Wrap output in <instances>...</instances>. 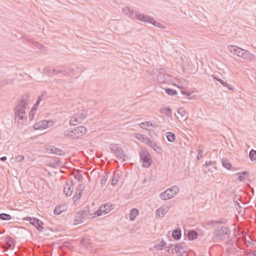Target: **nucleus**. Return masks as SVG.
I'll return each instance as SVG.
<instances>
[{
	"label": "nucleus",
	"instance_id": "27",
	"mask_svg": "<svg viewBox=\"0 0 256 256\" xmlns=\"http://www.w3.org/2000/svg\"><path fill=\"white\" fill-rule=\"evenodd\" d=\"M166 243L164 240H162L159 244H154V248L158 250H163L166 246Z\"/></svg>",
	"mask_w": 256,
	"mask_h": 256
},
{
	"label": "nucleus",
	"instance_id": "54",
	"mask_svg": "<svg viewBox=\"0 0 256 256\" xmlns=\"http://www.w3.org/2000/svg\"><path fill=\"white\" fill-rule=\"evenodd\" d=\"M58 72H60V73L62 74L64 76H66L68 75V72H66V68H62L60 69V70Z\"/></svg>",
	"mask_w": 256,
	"mask_h": 256
},
{
	"label": "nucleus",
	"instance_id": "12",
	"mask_svg": "<svg viewBox=\"0 0 256 256\" xmlns=\"http://www.w3.org/2000/svg\"><path fill=\"white\" fill-rule=\"evenodd\" d=\"M174 251L176 254H179L180 255L182 256L184 253L186 252V247L182 246V244H175Z\"/></svg>",
	"mask_w": 256,
	"mask_h": 256
},
{
	"label": "nucleus",
	"instance_id": "58",
	"mask_svg": "<svg viewBox=\"0 0 256 256\" xmlns=\"http://www.w3.org/2000/svg\"><path fill=\"white\" fill-rule=\"evenodd\" d=\"M40 102H41L40 98H37L36 104L34 105L32 107L37 109V106L39 105Z\"/></svg>",
	"mask_w": 256,
	"mask_h": 256
},
{
	"label": "nucleus",
	"instance_id": "18",
	"mask_svg": "<svg viewBox=\"0 0 256 256\" xmlns=\"http://www.w3.org/2000/svg\"><path fill=\"white\" fill-rule=\"evenodd\" d=\"M48 150H50V152L58 156H64L65 154L64 151L54 146H51L50 148H48Z\"/></svg>",
	"mask_w": 256,
	"mask_h": 256
},
{
	"label": "nucleus",
	"instance_id": "47",
	"mask_svg": "<svg viewBox=\"0 0 256 256\" xmlns=\"http://www.w3.org/2000/svg\"><path fill=\"white\" fill-rule=\"evenodd\" d=\"M136 134V137L139 140H142V142L144 140V138H147V137H146V136H144L142 134Z\"/></svg>",
	"mask_w": 256,
	"mask_h": 256
},
{
	"label": "nucleus",
	"instance_id": "36",
	"mask_svg": "<svg viewBox=\"0 0 256 256\" xmlns=\"http://www.w3.org/2000/svg\"><path fill=\"white\" fill-rule=\"evenodd\" d=\"M249 157L252 161L256 160V150L252 149L249 153Z\"/></svg>",
	"mask_w": 256,
	"mask_h": 256
},
{
	"label": "nucleus",
	"instance_id": "9",
	"mask_svg": "<svg viewBox=\"0 0 256 256\" xmlns=\"http://www.w3.org/2000/svg\"><path fill=\"white\" fill-rule=\"evenodd\" d=\"M24 220L28 222L34 226L36 228L40 231L43 229L44 223L40 220L36 218L27 216L24 218Z\"/></svg>",
	"mask_w": 256,
	"mask_h": 256
},
{
	"label": "nucleus",
	"instance_id": "16",
	"mask_svg": "<svg viewBox=\"0 0 256 256\" xmlns=\"http://www.w3.org/2000/svg\"><path fill=\"white\" fill-rule=\"evenodd\" d=\"M168 210L169 208L168 206H162L157 210L156 212V215L160 218H163Z\"/></svg>",
	"mask_w": 256,
	"mask_h": 256
},
{
	"label": "nucleus",
	"instance_id": "63",
	"mask_svg": "<svg viewBox=\"0 0 256 256\" xmlns=\"http://www.w3.org/2000/svg\"><path fill=\"white\" fill-rule=\"evenodd\" d=\"M73 199L74 200V201H76V200H79L80 198L76 194L74 196Z\"/></svg>",
	"mask_w": 256,
	"mask_h": 256
},
{
	"label": "nucleus",
	"instance_id": "17",
	"mask_svg": "<svg viewBox=\"0 0 256 256\" xmlns=\"http://www.w3.org/2000/svg\"><path fill=\"white\" fill-rule=\"evenodd\" d=\"M184 234L190 240H195L197 238L198 235V232L194 230H188L187 233L184 232Z\"/></svg>",
	"mask_w": 256,
	"mask_h": 256
},
{
	"label": "nucleus",
	"instance_id": "10",
	"mask_svg": "<svg viewBox=\"0 0 256 256\" xmlns=\"http://www.w3.org/2000/svg\"><path fill=\"white\" fill-rule=\"evenodd\" d=\"M65 185L66 186L64 188V193L65 194L66 196H70L74 188L73 182L70 180V183L66 182Z\"/></svg>",
	"mask_w": 256,
	"mask_h": 256
},
{
	"label": "nucleus",
	"instance_id": "50",
	"mask_svg": "<svg viewBox=\"0 0 256 256\" xmlns=\"http://www.w3.org/2000/svg\"><path fill=\"white\" fill-rule=\"evenodd\" d=\"M47 94V92H46V91H42V94L40 96H39L38 98H40V100L42 101L46 95Z\"/></svg>",
	"mask_w": 256,
	"mask_h": 256
},
{
	"label": "nucleus",
	"instance_id": "38",
	"mask_svg": "<svg viewBox=\"0 0 256 256\" xmlns=\"http://www.w3.org/2000/svg\"><path fill=\"white\" fill-rule=\"evenodd\" d=\"M172 246L173 244H169V245L166 248V251L170 254H173L174 253V248H172Z\"/></svg>",
	"mask_w": 256,
	"mask_h": 256
},
{
	"label": "nucleus",
	"instance_id": "20",
	"mask_svg": "<svg viewBox=\"0 0 256 256\" xmlns=\"http://www.w3.org/2000/svg\"><path fill=\"white\" fill-rule=\"evenodd\" d=\"M64 135L65 136H66L68 138L72 139H76L78 138L76 132L74 131V129L72 130H66L64 132Z\"/></svg>",
	"mask_w": 256,
	"mask_h": 256
},
{
	"label": "nucleus",
	"instance_id": "21",
	"mask_svg": "<svg viewBox=\"0 0 256 256\" xmlns=\"http://www.w3.org/2000/svg\"><path fill=\"white\" fill-rule=\"evenodd\" d=\"M105 208L106 206L102 205L93 214V216H92V218H94L96 216H100L102 214V212L106 211Z\"/></svg>",
	"mask_w": 256,
	"mask_h": 256
},
{
	"label": "nucleus",
	"instance_id": "49",
	"mask_svg": "<svg viewBox=\"0 0 256 256\" xmlns=\"http://www.w3.org/2000/svg\"><path fill=\"white\" fill-rule=\"evenodd\" d=\"M181 93L182 94L188 97L190 96L191 92H190L186 91L185 90H181Z\"/></svg>",
	"mask_w": 256,
	"mask_h": 256
},
{
	"label": "nucleus",
	"instance_id": "14",
	"mask_svg": "<svg viewBox=\"0 0 256 256\" xmlns=\"http://www.w3.org/2000/svg\"><path fill=\"white\" fill-rule=\"evenodd\" d=\"M74 129L78 138L84 135L86 131V128L83 126L76 127L74 128Z\"/></svg>",
	"mask_w": 256,
	"mask_h": 256
},
{
	"label": "nucleus",
	"instance_id": "25",
	"mask_svg": "<svg viewBox=\"0 0 256 256\" xmlns=\"http://www.w3.org/2000/svg\"><path fill=\"white\" fill-rule=\"evenodd\" d=\"M139 211L136 208H132L130 213V220H134L136 217L138 216Z\"/></svg>",
	"mask_w": 256,
	"mask_h": 256
},
{
	"label": "nucleus",
	"instance_id": "61",
	"mask_svg": "<svg viewBox=\"0 0 256 256\" xmlns=\"http://www.w3.org/2000/svg\"><path fill=\"white\" fill-rule=\"evenodd\" d=\"M83 192H80V191H78L77 193L76 194L80 198L82 196V194Z\"/></svg>",
	"mask_w": 256,
	"mask_h": 256
},
{
	"label": "nucleus",
	"instance_id": "56",
	"mask_svg": "<svg viewBox=\"0 0 256 256\" xmlns=\"http://www.w3.org/2000/svg\"><path fill=\"white\" fill-rule=\"evenodd\" d=\"M247 256H256V250L249 252L247 254Z\"/></svg>",
	"mask_w": 256,
	"mask_h": 256
},
{
	"label": "nucleus",
	"instance_id": "4",
	"mask_svg": "<svg viewBox=\"0 0 256 256\" xmlns=\"http://www.w3.org/2000/svg\"><path fill=\"white\" fill-rule=\"evenodd\" d=\"M91 214L88 207L86 206L82 210L78 212L74 218V222L76 224L82 223L84 220L90 218Z\"/></svg>",
	"mask_w": 256,
	"mask_h": 256
},
{
	"label": "nucleus",
	"instance_id": "39",
	"mask_svg": "<svg viewBox=\"0 0 256 256\" xmlns=\"http://www.w3.org/2000/svg\"><path fill=\"white\" fill-rule=\"evenodd\" d=\"M108 178V174H106L103 177V178L101 180L100 184H101V185L102 186H104L106 184Z\"/></svg>",
	"mask_w": 256,
	"mask_h": 256
},
{
	"label": "nucleus",
	"instance_id": "59",
	"mask_svg": "<svg viewBox=\"0 0 256 256\" xmlns=\"http://www.w3.org/2000/svg\"><path fill=\"white\" fill-rule=\"evenodd\" d=\"M178 113L180 114L182 116H183L184 114H183L184 110L182 108H178L177 111Z\"/></svg>",
	"mask_w": 256,
	"mask_h": 256
},
{
	"label": "nucleus",
	"instance_id": "11",
	"mask_svg": "<svg viewBox=\"0 0 256 256\" xmlns=\"http://www.w3.org/2000/svg\"><path fill=\"white\" fill-rule=\"evenodd\" d=\"M228 49L234 54H236L240 57L241 56L242 48L237 46L230 45L228 46Z\"/></svg>",
	"mask_w": 256,
	"mask_h": 256
},
{
	"label": "nucleus",
	"instance_id": "52",
	"mask_svg": "<svg viewBox=\"0 0 256 256\" xmlns=\"http://www.w3.org/2000/svg\"><path fill=\"white\" fill-rule=\"evenodd\" d=\"M80 118H72L70 120V124L71 125H75V124L73 122H80Z\"/></svg>",
	"mask_w": 256,
	"mask_h": 256
},
{
	"label": "nucleus",
	"instance_id": "7",
	"mask_svg": "<svg viewBox=\"0 0 256 256\" xmlns=\"http://www.w3.org/2000/svg\"><path fill=\"white\" fill-rule=\"evenodd\" d=\"M122 11L124 14L128 16L130 18L132 19H136L140 21H141L142 20L141 16H143L144 14L132 10L130 8L126 6L123 8H122Z\"/></svg>",
	"mask_w": 256,
	"mask_h": 256
},
{
	"label": "nucleus",
	"instance_id": "46",
	"mask_svg": "<svg viewBox=\"0 0 256 256\" xmlns=\"http://www.w3.org/2000/svg\"><path fill=\"white\" fill-rule=\"evenodd\" d=\"M202 153L203 150H198V154L196 156V159L198 160H200L202 157Z\"/></svg>",
	"mask_w": 256,
	"mask_h": 256
},
{
	"label": "nucleus",
	"instance_id": "53",
	"mask_svg": "<svg viewBox=\"0 0 256 256\" xmlns=\"http://www.w3.org/2000/svg\"><path fill=\"white\" fill-rule=\"evenodd\" d=\"M75 178L79 182H82L84 178L82 174H80L77 176H76Z\"/></svg>",
	"mask_w": 256,
	"mask_h": 256
},
{
	"label": "nucleus",
	"instance_id": "33",
	"mask_svg": "<svg viewBox=\"0 0 256 256\" xmlns=\"http://www.w3.org/2000/svg\"><path fill=\"white\" fill-rule=\"evenodd\" d=\"M118 178H119V176L118 174H114L112 176V179L111 180V184L112 186H114L115 185H116V184L118 182Z\"/></svg>",
	"mask_w": 256,
	"mask_h": 256
},
{
	"label": "nucleus",
	"instance_id": "1",
	"mask_svg": "<svg viewBox=\"0 0 256 256\" xmlns=\"http://www.w3.org/2000/svg\"><path fill=\"white\" fill-rule=\"evenodd\" d=\"M30 96L28 94H25L21 96L20 101L14 108V122L18 124H22L26 118L24 116L26 114V109L29 103Z\"/></svg>",
	"mask_w": 256,
	"mask_h": 256
},
{
	"label": "nucleus",
	"instance_id": "28",
	"mask_svg": "<svg viewBox=\"0 0 256 256\" xmlns=\"http://www.w3.org/2000/svg\"><path fill=\"white\" fill-rule=\"evenodd\" d=\"M166 136L167 138V140L168 142H172L175 141L176 136L175 134L172 132H166Z\"/></svg>",
	"mask_w": 256,
	"mask_h": 256
},
{
	"label": "nucleus",
	"instance_id": "8",
	"mask_svg": "<svg viewBox=\"0 0 256 256\" xmlns=\"http://www.w3.org/2000/svg\"><path fill=\"white\" fill-rule=\"evenodd\" d=\"M142 20L141 21L144 22H148L152 24L154 26L161 28H165L166 27L162 26L160 22H158L154 20V18L150 16H148V15L143 14V16H140Z\"/></svg>",
	"mask_w": 256,
	"mask_h": 256
},
{
	"label": "nucleus",
	"instance_id": "41",
	"mask_svg": "<svg viewBox=\"0 0 256 256\" xmlns=\"http://www.w3.org/2000/svg\"><path fill=\"white\" fill-rule=\"evenodd\" d=\"M212 77L214 79L216 80L217 81L220 82V83L222 84V86H226V82L218 78L216 76H215L214 75H212Z\"/></svg>",
	"mask_w": 256,
	"mask_h": 256
},
{
	"label": "nucleus",
	"instance_id": "60",
	"mask_svg": "<svg viewBox=\"0 0 256 256\" xmlns=\"http://www.w3.org/2000/svg\"><path fill=\"white\" fill-rule=\"evenodd\" d=\"M226 86V88H228V90H234V88H232V86L231 85H230V84H227L226 83V86Z\"/></svg>",
	"mask_w": 256,
	"mask_h": 256
},
{
	"label": "nucleus",
	"instance_id": "29",
	"mask_svg": "<svg viewBox=\"0 0 256 256\" xmlns=\"http://www.w3.org/2000/svg\"><path fill=\"white\" fill-rule=\"evenodd\" d=\"M64 210V206H56L54 210V214L55 215H58L61 214L62 212H63Z\"/></svg>",
	"mask_w": 256,
	"mask_h": 256
},
{
	"label": "nucleus",
	"instance_id": "24",
	"mask_svg": "<svg viewBox=\"0 0 256 256\" xmlns=\"http://www.w3.org/2000/svg\"><path fill=\"white\" fill-rule=\"evenodd\" d=\"M182 236L181 230L180 228H176L173 230L172 236L176 240H178Z\"/></svg>",
	"mask_w": 256,
	"mask_h": 256
},
{
	"label": "nucleus",
	"instance_id": "40",
	"mask_svg": "<svg viewBox=\"0 0 256 256\" xmlns=\"http://www.w3.org/2000/svg\"><path fill=\"white\" fill-rule=\"evenodd\" d=\"M104 205L106 206V211H104V212H106V214L110 212L112 209H113V208H112L113 206L110 204L108 203L106 204H104Z\"/></svg>",
	"mask_w": 256,
	"mask_h": 256
},
{
	"label": "nucleus",
	"instance_id": "37",
	"mask_svg": "<svg viewBox=\"0 0 256 256\" xmlns=\"http://www.w3.org/2000/svg\"><path fill=\"white\" fill-rule=\"evenodd\" d=\"M36 110H37L36 108L34 107H32V108L30 111L29 112V118H30V120H32V119L34 118V116L36 114Z\"/></svg>",
	"mask_w": 256,
	"mask_h": 256
},
{
	"label": "nucleus",
	"instance_id": "23",
	"mask_svg": "<svg viewBox=\"0 0 256 256\" xmlns=\"http://www.w3.org/2000/svg\"><path fill=\"white\" fill-rule=\"evenodd\" d=\"M222 166L228 170H230L232 168V164L227 158H223L222 160Z\"/></svg>",
	"mask_w": 256,
	"mask_h": 256
},
{
	"label": "nucleus",
	"instance_id": "31",
	"mask_svg": "<svg viewBox=\"0 0 256 256\" xmlns=\"http://www.w3.org/2000/svg\"><path fill=\"white\" fill-rule=\"evenodd\" d=\"M143 142L148 144L152 148L156 147V143L151 140L148 138H144Z\"/></svg>",
	"mask_w": 256,
	"mask_h": 256
},
{
	"label": "nucleus",
	"instance_id": "42",
	"mask_svg": "<svg viewBox=\"0 0 256 256\" xmlns=\"http://www.w3.org/2000/svg\"><path fill=\"white\" fill-rule=\"evenodd\" d=\"M74 70L70 67L66 68V72H68V75L70 76H74Z\"/></svg>",
	"mask_w": 256,
	"mask_h": 256
},
{
	"label": "nucleus",
	"instance_id": "22",
	"mask_svg": "<svg viewBox=\"0 0 256 256\" xmlns=\"http://www.w3.org/2000/svg\"><path fill=\"white\" fill-rule=\"evenodd\" d=\"M236 174H239V176L238 177V180L240 182H243L245 178H248L249 176L250 172L248 171H243L238 173Z\"/></svg>",
	"mask_w": 256,
	"mask_h": 256
},
{
	"label": "nucleus",
	"instance_id": "30",
	"mask_svg": "<svg viewBox=\"0 0 256 256\" xmlns=\"http://www.w3.org/2000/svg\"><path fill=\"white\" fill-rule=\"evenodd\" d=\"M12 217L11 215L1 213L0 214V220H10L12 219Z\"/></svg>",
	"mask_w": 256,
	"mask_h": 256
},
{
	"label": "nucleus",
	"instance_id": "5",
	"mask_svg": "<svg viewBox=\"0 0 256 256\" xmlns=\"http://www.w3.org/2000/svg\"><path fill=\"white\" fill-rule=\"evenodd\" d=\"M140 162L142 163L144 168H148L152 160L150 153L146 150H142L139 152Z\"/></svg>",
	"mask_w": 256,
	"mask_h": 256
},
{
	"label": "nucleus",
	"instance_id": "3",
	"mask_svg": "<svg viewBox=\"0 0 256 256\" xmlns=\"http://www.w3.org/2000/svg\"><path fill=\"white\" fill-rule=\"evenodd\" d=\"M111 152L114 154L117 158L122 159L124 162L128 159V157L125 154L124 151L120 148L118 144H112L110 145Z\"/></svg>",
	"mask_w": 256,
	"mask_h": 256
},
{
	"label": "nucleus",
	"instance_id": "45",
	"mask_svg": "<svg viewBox=\"0 0 256 256\" xmlns=\"http://www.w3.org/2000/svg\"><path fill=\"white\" fill-rule=\"evenodd\" d=\"M152 148L158 154H160L162 152V148L160 146H158L156 144V147Z\"/></svg>",
	"mask_w": 256,
	"mask_h": 256
},
{
	"label": "nucleus",
	"instance_id": "48",
	"mask_svg": "<svg viewBox=\"0 0 256 256\" xmlns=\"http://www.w3.org/2000/svg\"><path fill=\"white\" fill-rule=\"evenodd\" d=\"M33 128L34 130H40V122H36L33 126Z\"/></svg>",
	"mask_w": 256,
	"mask_h": 256
},
{
	"label": "nucleus",
	"instance_id": "44",
	"mask_svg": "<svg viewBox=\"0 0 256 256\" xmlns=\"http://www.w3.org/2000/svg\"><path fill=\"white\" fill-rule=\"evenodd\" d=\"M78 188V191H80V192H84V188H85L84 184H80L78 186V188Z\"/></svg>",
	"mask_w": 256,
	"mask_h": 256
},
{
	"label": "nucleus",
	"instance_id": "35",
	"mask_svg": "<svg viewBox=\"0 0 256 256\" xmlns=\"http://www.w3.org/2000/svg\"><path fill=\"white\" fill-rule=\"evenodd\" d=\"M50 122L48 120H42L40 122V130H44L48 128V124Z\"/></svg>",
	"mask_w": 256,
	"mask_h": 256
},
{
	"label": "nucleus",
	"instance_id": "62",
	"mask_svg": "<svg viewBox=\"0 0 256 256\" xmlns=\"http://www.w3.org/2000/svg\"><path fill=\"white\" fill-rule=\"evenodd\" d=\"M60 70H56V69H53L52 70V72H54V74H58V73H60V72H58Z\"/></svg>",
	"mask_w": 256,
	"mask_h": 256
},
{
	"label": "nucleus",
	"instance_id": "6",
	"mask_svg": "<svg viewBox=\"0 0 256 256\" xmlns=\"http://www.w3.org/2000/svg\"><path fill=\"white\" fill-rule=\"evenodd\" d=\"M179 191L178 188L177 186H173L170 188H168L160 194V198L163 200H167L174 197Z\"/></svg>",
	"mask_w": 256,
	"mask_h": 256
},
{
	"label": "nucleus",
	"instance_id": "34",
	"mask_svg": "<svg viewBox=\"0 0 256 256\" xmlns=\"http://www.w3.org/2000/svg\"><path fill=\"white\" fill-rule=\"evenodd\" d=\"M165 92L170 96H174L177 94V92L175 90L171 89L170 88H165Z\"/></svg>",
	"mask_w": 256,
	"mask_h": 256
},
{
	"label": "nucleus",
	"instance_id": "15",
	"mask_svg": "<svg viewBox=\"0 0 256 256\" xmlns=\"http://www.w3.org/2000/svg\"><path fill=\"white\" fill-rule=\"evenodd\" d=\"M240 57L244 59L251 60L254 58L255 56L254 54H251L248 51L242 49V52Z\"/></svg>",
	"mask_w": 256,
	"mask_h": 256
},
{
	"label": "nucleus",
	"instance_id": "26",
	"mask_svg": "<svg viewBox=\"0 0 256 256\" xmlns=\"http://www.w3.org/2000/svg\"><path fill=\"white\" fill-rule=\"evenodd\" d=\"M160 112L161 114H164L168 116H170L172 114V109L170 107L160 108Z\"/></svg>",
	"mask_w": 256,
	"mask_h": 256
},
{
	"label": "nucleus",
	"instance_id": "55",
	"mask_svg": "<svg viewBox=\"0 0 256 256\" xmlns=\"http://www.w3.org/2000/svg\"><path fill=\"white\" fill-rule=\"evenodd\" d=\"M215 163V162H214L210 160L208 162H206L203 165L204 166H209L214 164Z\"/></svg>",
	"mask_w": 256,
	"mask_h": 256
},
{
	"label": "nucleus",
	"instance_id": "13",
	"mask_svg": "<svg viewBox=\"0 0 256 256\" xmlns=\"http://www.w3.org/2000/svg\"><path fill=\"white\" fill-rule=\"evenodd\" d=\"M62 164V162L61 160L58 158H54L52 159V161L50 162L48 166L52 168H56L60 166V164Z\"/></svg>",
	"mask_w": 256,
	"mask_h": 256
},
{
	"label": "nucleus",
	"instance_id": "51",
	"mask_svg": "<svg viewBox=\"0 0 256 256\" xmlns=\"http://www.w3.org/2000/svg\"><path fill=\"white\" fill-rule=\"evenodd\" d=\"M216 222H215V224H226V220L224 218H220L219 220H216Z\"/></svg>",
	"mask_w": 256,
	"mask_h": 256
},
{
	"label": "nucleus",
	"instance_id": "43",
	"mask_svg": "<svg viewBox=\"0 0 256 256\" xmlns=\"http://www.w3.org/2000/svg\"><path fill=\"white\" fill-rule=\"evenodd\" d=\"M24 158V156L22 155H18L16 156L15 158L16 161V162H20L22 161Z\"/></svg>",
	"mask_w": 256,
	"mask_h": 256
},
{
	"label": "nucleus",
	"instance_id": "19",
	"mask_svg": "<svg viewBox=\"0 0 256 256\" xmlns=\"http://www.w3.org/2000/svg\"><path fill=\"white\" fill-rule=\"evenodd\" d=\"M6 243L8 248H13L15 246L14 240L9 236L6 238Z\"/></svg>",
	"mask_w": 256,
	"mask_h": 256
},
{
	"label": "nucleus",
	"instance_id": "64",
	"mask_svg": "<svg viewBox=\"0 0 256 256\" xmlns=\"http://www.w3.org/2000/svg\"><path fill=\"white\" fill-rule=\"evenodd\" d=\"M36 47L38 48L39 46H41V44L38 43V42H34V44Z\"/></svg>",
	"mask_w": 256,
	"mask_h": 256
},
{
	"label": "nucleus",
	"instance_id": "57",
	"mask_svg": "<svg viewBox=\"0 0 256 256\" xmlns=\"http://www.w3.org/2000/svg\"><path fill=\"white\" fill-rule=\"evenodd\" d=\"M216 220H212V221H209L208 222V224L209 226H215L217 224H215V222H216Z\"/></svg>",
	"mask_w": 256,
	"mask_h": 256
},
{
	"label": "nucleus",
	"instance_id": "32",
	"mask_svg": "<svg viewBox=\"0 0 256 256\" xmlns=\"http://www.w3.org/2000/svg\"><path fill=\"white\" fill-rule=\"evenodd\" d=\"M140 125L142 128L145 129L146 130H148V128H147V126L149 127V126H151L152 127H154V125L151 122H142L140 124Z\"/></svg>",
	"mask_w": 256,
	"mask_h": 256
},
{
	"label": "nucleus",
	"instance_id": "2",
	"mask_svg": "<svg viewBox=\"0 0 256 256\" xmlns=\"http://www.w3.org/2000/svg\"><path fill=\"white\" fill-rule=\"evenodd\" d=\"M230 234V231L227 226H218L213 232L212 238L216 240H226L228 238Z\"/></svg>",
	"mask_w": 256,
	"mask_h": 256
}]
</instances>
